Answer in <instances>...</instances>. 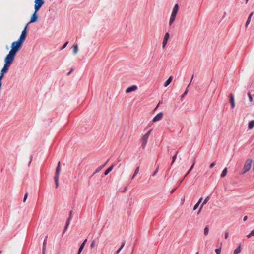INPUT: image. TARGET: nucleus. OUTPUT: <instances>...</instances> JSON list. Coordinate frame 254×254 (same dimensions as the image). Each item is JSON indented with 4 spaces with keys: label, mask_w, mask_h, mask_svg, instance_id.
Returning a JSON list of instances; mask_svg holds the SVG:
<instances>
[{
    "label": "nucleus",
    "mask_w": 254,
    "mask_h": 254,
    "mask_svg": "<svg viewBox=\"0 0 254 254\" xmlns=\"http://www.w3.org/2000/svg\"><path fill=\"white\" fill-rule=\"evenodd\" d=\"M27 24L24 29L22 30L21 34L18 39L14 42H13L11 46V50L10 52L16 55L17 52L21 49L23 43L25 40L26 37L27 35V28L28 25Z\"/></svg>",
    "instance_id": "nucleus-1"
},
{
    "label": "nucleus",
    "mask_w": 254,
    "mask_h": 254,
    "mask_svg": "<svg viewBox=\"0 0 254 254\" xmlns=\"http://www.w3.org/2000/svg\"><path fill=\"white\" fill-rule=\"evenodd\" d=\"M251 168L253 171H254V159L249 158L247 159L244 163L242 173H246L251 170Z\"/></svg>",
    "instance_id": "nucleus-2"
},
{
    "label": "nucleus",
    "mask_w": 254,
    "mask_h": 254,
    "mask_svg": "<svg viewBox=\"0 0 254 254\" xmlns=\"http://www.w3.org/2000/svg\"><path fill=\"white\" fill-rule=\"evenodd\" d=\"M16 55L12 53L11 52H9L8 55L6 56L4 59V64L10 65L13 63L14 60Z\"/></svg>",
    "instance_id": "nucleus-3"
},
{
    "label": "nucleus",
    "mask_w": 254,
    "mask_h": 254,
    "mask_svg": "<svg viewBox=\"0 0 254 254\" xmlns=\"http://www.w3.org/2000/svg\"><path fill=\"white\" fill-rule=\"evenodd\" d=\"M152 129H150L146 133H145L141 138V147L143 149H144L147 141L148 139L150 136V133L151 132Z\"/></svg>",
    "instance_id": "nucleus-4"
},
{
    "label": "nucleus",
    "mask_w": 254,
    "mask_h": 254,
    "mask_svg": "<svg viewBox=\"0 0 254 254\" xmlns=\"http://www.w3.org/2000/svg\"><path fill=\"white\" fill-rule=\"evenodd\" d=\"M34 9L38 12L44 3V0H35Z\"/></svg>",
    "instance_id": "nucleus-5"
},
{
    "label": "nucleus",
    "mask_w": 254,
    "mask_h": 254,
    "mask_svg": "<svg viewBox=\"0 0 254 254\" xmlns=\"http://www.w3.org/2000/svg\"><path fill=\"white\" fill-rule=\"evenodd\" d=\"M179 11V5L178 4H175L172 9L171 15L176 17Z\"/></svg>",
    "instance_id": "nucleus-6"
},
{
    "label": "nucleus",
    "mask_w": 254,
    "mask_h": 254,
    "mask_svg": "<svg viewBox=\"0 0 254 254\" xmlns=\"http://www.w3.org/2000/svg\"><path fill=\"white\" fill-rule=\"evenodd\" d=\"M170 37V34L168 32H167L165 33L164 39L162 43V47L163 48H164L167 43L168 40L169 39Z\"/></svg>",
    "instance_id": "nucleus-7"
},
{
    "label": "nucleus",
    "mask_w": 254,
    "mask_h": 254,
    "mask_svg": "<svg viewBox=\"0 0 254 254\" xmlns=\"http://www.w3.org/2000/svg\"><path fill=\"white\" fill-rule=\"evenodd\" d=\"M37 13V12H36V10H35L34 13L32 14L31 17L30 21L29 23H34L38 20V15Z\"/></svg>",
    "instance_id": "nucleus-8"
},
{
    "label": "nucleus",
    "mask_w": 254,
    "mask_h": 254,
    "mask_svg": "<svg viewBox=\"0 0 254 254\" xmlns=\"http://www.w3.org/2000/svg\"><path fill=\"white\" fill-rule=\"evenodd\" d=\"M163 116V113L162 112H160L158 113L157 115H156L152 120L153 122H156L160 121Z\"/></svg>",
    "instance_id": "nucleus-9"
},
{
    "label": "nucleus",
    "mask_w": 254,
    "mask_h": 254,
    "mask_svg": "<svg viewBox=\"0 0 254 254\" xmlns=\"http://www.w3.org/2000/svg\"><path fill=\"white\" fill-rule=\"evenodd\" d=\"M137 89V86L136 85H132L127 87L125 91L126 93H129L131 92L135 91Z\"/></svg>",
    "instance_id": "nucleus-10"
},
{
    "label": "nucleus",
    "mask_w": 254,
    "mask_h": 254,
    "mask_svg": "<svg viewBox=\"0 0 254 254\" xmlns=\"http://www.w3.org/2000/svg\"><path fill=\"white\" fill-rule=\"evenodd\" d=\"M72 211L71 210L70 211V213H69V218H68V219H67V220L66 221V226L64 227V232H65V231L67 229L68 225H69L71 219H72Z\"/></svg>",
    "instance_id": "nucleus-11"
},
{
    "label": "nucleus",
    "mask_w": 254,
    "mask_h": 254,
    "mask_svg": "<svg viewBox=\"0 0 254 254\" xmlns=\"http://www.w3.org/2000/svg\"><path fill=\"white\" fill-rule=\"evenodd\" d=\"M230 97V102L232 108H234L235 107V100H234V95L232 93H231L229 95Z\"/></svg>",
    "instance_id": "nucleus-12"
},
{
    "label": "nucleus",
    "mask_w": 254,
    "mask_h": 254,
    "mask_svg": "<svg viewBox=\"0 0 254 254\" xmlns=\"http://www.w3.org/2000/svg\"><path fill=\"white\" fill-rule=\"evenodd\" d=\"M9 66L10 65L4 64V66L1 70V72H2V73H4V74L7 73L8 70Z\"/></svg>",
    "instance_id": "nucleus-13"
},
{
    "label": "nucleus",
    "mask_w": 254,
    "mask_h": 254,
    "mask_svg": "<svg viewBox=\"0 0 254 254\" xmlns=\"http://www.w3.org/2000/svg\"><path fill=\"white\" fill-rule=\"evenodd\" d=\"M86 241H87V239H86L83 241V242L81 244V245H80V246L79 248L78 253L77 254H80L81 253V252H82V251L83 250V249L85 246Z\"/></svg>",
    "instance_id": "nucleus-14"
},
{
    "label": "nucleus",
    "mask_w": 254,
    "mask_h": 254,
    "mask_svg": "<svg viewBox=\"0 0 254 254\" xmlns=\"http://www.w3.org/2000/svg\"><path fill=\"white\" fill-rule=\"evenodd\" d=\"M172 79H173L172 76L169 77V78L168 79V80L165 82L164 86L165 87L168 86L170 84V83L171 82Z\"/></svg>",
    "instance_id": "nucleus-15"
},
{
    "label": "nucleus",
    "mask_w": 254,
    "mask_h": 254,
    "mask_svg": "<svg viewBox=\"0 0 254 254\" xmlns=\"http://www.w3.org/2000/svg\"><path fill=\"white\" fill-rule=\"evenodd\" d=\"M175 18H176V17H175L174 16L170 15L169 22L170 26L172 25L173 24V23L175 21Z\"/></svg>",
    "instance_id": "nucleus-16"
},
{
    "label": "nucleus",
    "mask_w": 254,
    "mask_h": 254,
    "mask_svg": "<svg viewBox=\"0 0 254 254\" xmlns=\"http://www.w3.org/2000/svg\"><path fill=\"white\" fill-rule=\"evenodd\" d=\"M104 165H101V166H99L98 167H97V169L95 170L94 174H95L99 173L100 172V171L103 168V167H104Z\"/></svg>",
    "instance_id": "nucleus-17"
},
{
    "label": "nucleus",
    "mask_w": 254,
    "mask_h": 254,
    "mask_svg": "<svg viewBox=\"0 0 254 254\" xmlns=\"http://www.w3.org/2000/svg\"><path fill=\"white\" fill-rule=\"evenodd\" d=\"M253 14H254V12H252L251 13V14H250V15H249L248 19H247V22L246 23V27H247L248 26V25L249 24V23H250V22L251 21V17L253 16Z\"/></svg>",
    "instance_id": "nucleus-18"
},
{
    "label": "nucleus",
    "mask_w": 254,
    "mask_h": 254,
    "mask_svg": "<svg viewBox=\"0 0 254 254\" xmlns=\"http://www.w3.org/2000/svg\"><path fill=\"white\" fill-rule=\"evenodd\" d=\"M254 127V120H252L249 123L248 127L249 129H252Z\"/></svg>",
    "instance_id": "nucleus-19"
},
{
    "label": "nucleus",
    "mask_w": 254,
    "mask_h": 254,
    "mask_svg": "<svg viewBox=\"0 0 254 254\" xmlns=\"http://www.w3.org/2000/svg\"><path fill=\"white\" fill-rule=\"evenodd\" d=\"M113 165L110 166L104 172V175H108L113 169Z\"/></svg>",
    "instance_id": "nucleus-20"
},
{
    "label": "nucleus",
    "mask_w": 254,
    "mask_h": 254,
    "mask_svg": "<svg viewBox=\"0 0 254 254\" xmlns=\"http://www.w3.org/2000/svg\"><path fill=\"white\" fill-rule=\"evenodd\" d=\"M209 196H207L205 199L203 201V202H202L201 206H200V209H201L203 207V206L206 204L207 203V202L209 201Z\"/></svg>",
    "instance_id": "nucleus-21"
},
{
    "label": "nucleus",
    "mask_w": 254,
    "mask_h": 254,
    "mask_svg": "<svg viewBox=\"0 0 254 254\" xmlns=\"http://www.w3.org/2000/svg\"><path fill=\"white\" fill-rule=\"evenodd\" d=\"M241 251V245L237 248L234 251V254H239Z\"/></svg>",
    "instance_id": "nucleus-22"
},
{
    "label": "nucleus",
    "mask_w": 254,
    "mask_h": 254,
    "mask_svg": "<svg viewBox=\"0 0 254 254\" xmlns=\"http://www.w3.org/2000/svg\"><path fill=\"white\" fill-rule=\"evenodd\" d=\"M78 51L77 45H74L73 46V53L74 54H77Z\"/></svg>",
    "instance_id": "nucleus-23"
},
{
    "label": "nucleus",
    "mask_w": 254,
    "mask_h": 254,
    "mask_svg": "<svg viewBox=\"0 0 254 254\" xmlns=\"http://www.w3.org/2000/svg\"><path fill=\"white\" fill-rule=\"evenodd\" d=\"M222 243H220V246L219 248L216 249L215 251L216 254H220L221 252V247H222Z\"/></svg>",
    "instance_id": "nucleus-24"
},
{
    "label": "nucleus",
    "mask_w": 254,
    "mask_h": 254,
    "mask_svg": "<svg viewBox=\"0 0 254 254\" xmlns=\"http://www.w3.org/2000/svg\"><path fill=\"white\" fill-rule=\"evenodd\" d=\"M60 171V162H58V166L56 168V175H58Z\"/></svg>",
    "instance_id": "nucleus-25"
},
{
    "label": "nucleus",
    "mask_w": 254,
    "mask_h": 254,
    "mask_svg": "<svg viewBox=\"0 0 254 254\" xmlns=\"http://www.w3.org/2000/svg\"><path fill=\"white\" fill-rule=\"evenodd\" d=\"M54 181L55 182V184H56V188H58V186H59V184H58V176H56L54 178Z\"/></svg>",
    "instance_id": "nucleus-26"
},
{
    "label": "nucleus",
    "mask_w": 254,
    "mask_h": 254,
    "mask_svg": "<svg viewBox=\"0 0 254 254\" xmlns=\"http://www.w3.org/2000/svg\"><path fill=\"white\" fill-rule=\"evenodd\" d=\"M209 233V228L208 227L206 226L205 227L204 229V234L205 235H207Z\"/></svg>",
    "instance_id": "nucleus-27"
},
{
    "label": "nucleus",
    "mask_w": 254,
    "mask_h": 254,
    "mask_svg": "<svg viewBox=\"0 0 254 254\" xmlns=\"http://www.w3.org/2000/svg\"><path fill=\"white\" fill-rule=\"evenodd\" d=\"M248 96L250 102H252L253 101V97H252L250 92L248 93Z\"/></svg>",
    "instance_id": "nucleus-28"
},
{
    "label": "nucleus",
    "mask_w": 254,
    "mask_h": 254,
    "mask_svg": "<svg viewBox=\"0 0 254 254\" xmlns=\"http://www.w3.org/2000/svg\"><path fill=\"white\" fill-rule=\"evenodd\" d=\"M195 164V160H193V163H192V165L191 166V167H190V170H189V171L188 172L187 174L186 175H188V174H189L190 173V171L193 168V167H194V165Z\"/></svg>",
    "instance_id": "nucleus-29"
},
{
    "label": "nucleus",
    "mask_w": 254,
    "mask_h": 254,
    "mask_svg": "<svg viewBox=\"0 0 254 254\" xmlns=\"http://www.w3.org/2000/svg\"><path fill=\"white\" fill-rule=\"evenodd\" d=\"M28 192H26L25 194V195H24V199H23V202H25L28 197Z\"/></svg>",
    "instance_id": "nucleus-30"
},
{
    "label": "nucleus",
    "mask_w": 254,
    "mask_h": 254,
    "mask_svg": "<svg viewBox=\"0 0 254 254\" xmlns=\"http://www.w3.org/2000/svg\"><path fill=\"white\" fill-rule=\"evenodd\" d=\"M139 167H137L135 170V172H134V175H136L138 173H139Z\"/></svg>",
    "instance_id": "nucleus-31"
},
{
    "label": "nucleus",
    "mask_w": 254,
    "mask_h": 254,
    "mask_svg": "<svg viewBox=\"0 0 254 254\" xmlns=\"http://www.w3.org/2000/svg\"><path fill=\"white\" fill-rule=\"evenodd\" d=\"M227 173V168H225L223 170V172H222V173L221 175H226Z\"/></svg>",
    "instance_id": "nucleus-32"
},
{
    "label": "nucleus",
    "mask_w": 254,
    "mask_h": 254,
    "mask_svg": "<svg viewBox=\"0 0 254 254\" xmlns=\"http://www.w3.org/2000/svg\"><path fill=\"white\" fill-rule=\"evenodd\" d=\"M95 245V240H93L91 243L90 247L91 248H93Z\"/></svg>",
    "instance_id": "nucleus-33"
},
{
    "label": "nucleus",
    "mask_w": 254,
    "mask_h": 254,
    "mask_svg": "<svg viewBox=\"0 0 254 254\" xmlns=\"http://www.w3.org/2000/svg\"><path fill=\"white\" fill-rule=\"evenodd\" d=\"M176 157H177V155L176 154L173 156V157H172V161L171 164H172L174 162V161H175V160L176 159Z\"/></svg>",
    "instance_id": "nucleus-34"
},
{
    "label": "nucleus",
    "mask_w": 254,
    "mask_h": 254,
    "mask_svg": "<svg viewBox=\"0 0 254 254\" xmlns=\"http://www.w3.org/2000/svg\"><path fill=\"white\" fill-rule=\"evenodd\" d=\"M199 205V204L198 203H196L194 206L193 210H195L198 208Z\"/></svg>",
    "instance_id": "nucleus-35"
},
{
    "label": "nucleus",
    "mask_w": 254,
    "mask_h": 254,
    "mask_svg": "<svg viewBox=\"0 0 254 254\" xmlns=\"http://www.w3.org/2000/svg\"><path fill=\"white\" fill-rule=\"evenodd\" d=\"M215 165V162H212L210 164L209 168H212Z\"/></svg>",
    "instance_id": "nucleus-36"
},
{
    "label": "nucleus",
    "mask_w": 254,
    "mask_h": 254,
    "mask_svg": "<svg viewBox=\"0 0 254 254\" xmlns=\"http://www.w3.org/2000/svg\"><path fill=\"white\" fill-rule=\"evenodd\" d=\"M125 244V241L123 242L122 243V245H121V247L120 248V249H121V250L123 248V247H124Z\"/></svg>",
    "instance_id": "nucleus-37"
},
{
    "label": "nucleus",
    "mask_w": 254,
    "mask_h": 254,
    "mask_svg": "<svg viewBox=\"0 0 254 254\" xmlns=\"http://www.w3.org/2000/svg\"><path fill=\"white\" fill-rule=\"evenodd\" d=\"M229 235V232H225V239H227L228 238Z\"/></svg>",
    "instance_id": "nucleus-38"
},
{
    "label": "nucleus",
    "mask_w": 254,
    "mask_h": 254,
    "mask_svg": "<svg viewBox=\"0 0 254 254\" xmlns=\"http://www.w3.org/2000/svg\"><path fill=\"white\" fill-rule=\"evenodd\" d=\"M188 90L187 89L184 94L182 95V98L184 97L188 93Z\"/></svg>",
    "instance_id": "nucleus-39"
},
{
    "label": "nucleus",
    "mask_w": 254,
    "mask_h": 254,
    "mask_svg": "<svg viewBox=\"0 0 254 254\" xmlns=\"http://www.w3.org/2000/svg\"><path fill=\"white\" fill-rule=\"evenodd\" d=\"M74 70V68H72L70 70V71L67 73V75H69Z\"/></svg>",
    "instance_id": "nucleus-40"
},
{
    "label": "nucleus",
    "mask_w": 254,
    "mask_h": 254,
    "mask_svg": "<svg viewBox=\"0 0 254 254\" xmlns=\"http://www.w3.org/2000/svg\"><path fill=\"white\" fill-rule=\"evenodd\" d=\"M176 189H177V188H175L173 189V190H172L170 192V193L172 194L173 193H174V191H175V190H176Z\"/></svg>",
    "instance_id": "nucleus-41"
},
{
    "label": "nucleus",
    "mask_w": 254,
    "mask_h": 254,
    "mask_svg": "<svg viewBox=\"0 0 254 254\" xmlns=\"http://www.w3.org/2000/svg\"><path fill=\"white\" fill-rule=\"evenodd\" d=\"M251 236H253L252 235H251V232L247 235V237L248 238H250Z\"/></svg>",
    "instance_id": "nucleus-42"
},
{
    "label": "nucleus",
    "mask_w": 254,
    "mask_h": 254,
    "mask_svg": "<svg viewBox=\"0 0 254 254\" xmlns=\"http://www.w3.org/2000/svg\"><path fill=\"white\" fill-rule=\"evenodd\" d=\"M202 200V197H201V198L199 199L197 203H198V204H199L200 203V202H201Z\"/></svg>",
    "instance_id": "nucleus-43"
},
{
    "label": "nucleus",
    "mask_w": 254,
    "mask_h": 254,
    "mask_svg": "<svg viewBox=\"0 0 254 254\" xmlns=\"http://www.w3.org/2000/svg\"><path fill=\"white\" fill-rule=\"evenodd\" d=\"M247 219H248L247 216H244V217L243 218V220H244V221H246L247 220Z\"/></svg>",
    "instance_id": "nucleus-44"
},
{
    "label": "nucleus",
    "mask_w": 254,
    "mask_h": 254,
    "mask_svg": "<svg viewBox=\"0 0 254 254\" xmlns=\"http://www.w3.org/2000/svg\"><path fill=\"white\" fill-rule=\"evenodd\" d=\"M121 251V249H120V248H119V249L116 251V253L117 254H119V253L120 252V251Z\"/></svg>",
    "instance_id": "nucleus-45"
},
{
    "label": "nucleus",
    "mask_w": 254,
    "mask_h": 254,
    "mask_svg": "<svg viewBox=\"0 0 254 254\" xmlns=\"http://www.w3.org/2000/svg\"><path fill=\"white\" fill-rule=\"evenodd\" d=\"M251 235L254 236V229L251 231Z\"/></svg>",
    "instance_id": "nucleus-46"
},
{
    "label": "nucleus",
    "mask_w": 254,
    "mask_h": 254,
    "mask_svg": "<svg viewBox=\"0 0 254 254\" xmlns=\"http://www.w3.org/2000/svg\"><path fill=\"white\" fill-rule=\"evenodd\" d=\"M193 78V75H192V77H191V80H190V84H189V85H188V87L190 86V84L191 83V81H192V80Z\"/></svg>",
    "instance_id": "nucleus-47"
},
{
    "label": "nucleus",
    "mask_w": 254,
    "mask_h": 254,
    "mask_svg": "<svg viewBox=\"0 0 254 254\" xmlns=\"http://www.w3.org/2000/svg\"><path fill=\"white\" fill-rule=\"evenodd\" d=\"M183 179H182V180H180V181L179 182V184H178V186H179V185L181 184V183H182V182L183 181Z\"/></svg>",
    "instance_id": "nucleus-48"
},
{
    "label": "nucleus",
    "mask_w": 254,
    "mask_h": 254,
    "mask_svg": "<svg viewBox=\"0 0 254 254\" xmlns=\"http://www.w3.org/2000/svg\"><path fill=\"white\" fill-rule=\"evenodd\" d=\"M67 44V42H66L65 43H64V48L66 46Z\"/></svg>",
    "instance_id": "nucleus-49"
},
{
    "label": "nucleus",
    "mask_w": 254,
    "mask_h": 254,
    "mask_svg": "<svg viewBox=\"0 0 254 254\" xmlns=\"http://www.w3.org/2000/svg\"><path fill=\"white\" fill-rule=\"evenodd\" d=\"M135 176H132V177L130 178V180H132Z\"/></svg>",
    "instance_id": "nucleus-50"
},
{
    "label": "nucleus",
    "mask_w": 254,
    "mask_h": 254,
    "mask_svg": "<svg viewBox=\"0 0 254 254\" xmlns=\"http://www.w3.org/2000/svg\"><path fill=\"white\" fill-rule=\"evenodd\" d=\"M201 210V209H200H200H199V211H198V214H199V213H200V212Z\"/></svg>",
    "instance_id": "nucleus-51"
},
{
    "label": "nucleus",
    "mask_w": 254,
    "mask_h": 254,
    "mask_svg": "<svg viewBox=\"0 0 254 254\" xmlns=\"http://www.w3.org/2000/svg\"><path fill=\"white\" fill-rule=\"evenodd\" d=\"M44 245H45V242L43 243V250H44Z\"/></svg>",
    "instance_id": "nucleus-52"
},
{
    "label": "nucleus",
    "mask_w": 254,
    "mask_h": 254,
    "mask_svg": "<svg viewBox=\"0 0 254 254\" xmlns=\"http://www.w3.org/2000/svg\"><path fill=\"white\" fill-rule=\"evenodd\" d=\"M63 48H64V46H62V47L61 48V49H63Z\"/></svg>",
    "instance_id": "nucleus-53"
},
{
    "label": "nucleus",
    "mask_w": 254,
    "mask_h": 254,
    "mask_svg": "<svg viewBox=\"0 0 254 254\" xmlns=\"http://www.w3.org/2000/svg\"><path fill=\"white\" fill-rule=\"evenodd\" d=\"M31 160H32V157H31V158H30V162H31Z\"/></svg>",
    "instance_id": "nucleus-54"
},
{
    "label": "nucleus",
    "mask_w": 254,
    "mask_h": 254,
    "mask_svg": "<svg viewBox=\"0 0 254 254\" xmlns=\"http://www.w3.org/2000/svg\"><path fill=\"white\" fill-rule=\"evenodd\" d=\"M1 254V251H0V254Z\"/></svg>",
    "instance_id": "nucleus-55"
},
{
    "label": "nucleus",
    "mask_w": 254,
    "mask_h": 254,
    "mask_svg": "<svg viewBox=\"0 0 254 254\" xmlns=\"http://www.w3.org/2000/svg\"><path fill=\"white\" fill-rule=\"evenodd\" d=\"M196 254H198V252H197V253H196Z\"/></svg>",
    "instance_id": "nucleus-56"
}]
</instances>
